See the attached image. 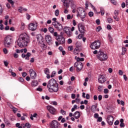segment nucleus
<instances>
[{
    "label": "nucleus",
    "instance_id": "nucleus-1",
    "mask_svg": "<svg viewBox=\"0 0 128 128\" xmlns=\"http://www.w3.org/2000/svg\"><path fill=\"white\" fill-rule=\"evenodd\" d=\"M30 42V36L26 33H23L20 35L18 40V44L20 48H26Z\"/></svg>",
    "mask_w": 128,
    "mask_h": 128
},
{
    "label": "nucleus",
    "instance_id": "nucleus-2",
    "mask_svg": "<svg viewBox=\"0 0 128 128\" xmlns=\"http://www.w3.org/2000/svg\"><path fill=\"white\" fill-rule=\"evenodd\" d=\"M47 88L50 92H58V84L54 78H52L48 82Z\"/></svg>",
    "mask_w": 128,
    "mask_h": 128
},
{
    "label": "nucleus",
    "instance_id": "nucleus-3",
    "mask_svg": "<svg viewBox=\"0 0 128 128\" xmlns=\"http://www.w3.org/2000/svg\"><path fill=\"white\" fill-rule=\"evenodd\" d=\"M76 12H78L77 16H80V18H82V21L84 22V18H86V11L82 8L79 7L77 8Z\"/></svg>",
    "mask_w": 128,
    "mask_h": 128
},
{
    "label": "nucleus",
    "instance_id": "nucleus-4",
    "mask_svg": "<svg viewBox=\"0 0 128 128\" xmlns=\"http://www.w3.org/2000/svg\"><path fill=\"white\" fill-rule=\"evenodd\" d=\"M98 60H100L101 62H104V60H108V54L104 51L100 50L98 52V54L97 56Z\"/></svg>",
    "mask_w": 128,
    "mask_h": 128
},
{
    "label": "nucleus",
    "instance_id": "nucleus-5",
    "mask_svg": "<svg viewBox=\"0 0 128 128\" xmlns=\"http://www.w3.org/2000/svg\"><path fill=\"white\" fill-rule=\"evenodd\" d=\"M12 44V38L10 36H6L4 39V44L5 48H10Z\"/></svg>",
    "mask_w": 128,
    "mask_h": 128
},
{
    "label": "nucleus",
    "instance_id": "nucleus-6",
    "mask_svg": "<svg viewBox=\"0 0 128 128\" xmlns=\"http://www.w3.org/2000/svg\"><path fill=\"white\" fill-rule=\"evenodd\" d=\"M90 48L92 50H98L100 47V40L95 41L91 44Z\"/></svg>",
    "mask_w": 128,
    "mask_h": 128
},
{
    "label": "nucleus",
    "instance_id": "nucleus-7",
    "mask_svg": "<svg viewBox=\"0 0 128 128\" xmlns=\"http://www.w3.org/2000/svg\"><path fill=\"white\" fill-rule=\"evenodd\" d=\"M37 38V40L38 42V44L40 45L41 46H46V43L44 42V38H42V36L40 34H38L36 36Z\"/></svg>",
    "mask_w": 128,
    "mask_h": 128
},
{
    "label": "nucleus",
    "instance_id": "nucleus-8",
    "mask_svg": "<svg viewBox=\"0 0 128 128\" xmlns=\"http://www.w3.org/2000/svg\"><path fill=\"white\" fill-rule=\"evenodd\" d=\"M52 24L54 26L55 28H56L58 32H62L64 28L62 25L58 22H53Z\"/></svg>",
    "mask_w": 128,
    "mask_h": 128
},
{
    "label": "nucleus",
    "instance_id": "nucleus-9",
    "mask_svg": "<svg viewBox=\"0 0 128 128\" xmlns=\"http://www.w3.org/2000/svg\"><path fill=\"white\" fill-rule=\"evenodd\" d=\"M50 126L51 128H62V126H60V124L56 120H53Z\"/></svg>",
    "mask_w": 128,
    "mask_h": 128
},
{
    "label": "nucleus",
    "instance_id": "nucleus-10",
    "mask_svg": "<svg viewBox=\"0 0 128 128\" xmlns=\"http://www.w3.org/2000/svg\"><path fill=\"white\" fill-rule=\"evenodd\" d=\"M62 30L64 32L65 34H67L68 36H72V32L70 31V28L65 26Z\"/></svg>",
    "mask_w": 128,
    "mask_h": 128
},
{
    "label": "nucleus",
    "instance_id": "nucleus-11",
    "mask_svg": "<svg viewBox=\"0 0 128 128\" xmlns=\"http://www.w3.org/2000/svg\"><path fill=\"white\" fill-rule=\"evenodd\" d=\"M74 68H76L77 72H80L82 70V62H76L74 64Z\"/></svg>",
    "mask_w": 128,
    "mask_h": 128
},
{
    "label": "nucleus",
    "instance_id": "nucleus-12",
    "mask_svg": "<svg viewBox=\"0 0 128 128\" xmlns=\"http://www.w3.org/2000/svg\"><path fill=\"white\" fill-rule=\"evenodd\" d=\"M56 40L58 42L59 44H64L66 42V39L64 36H58Z\"/></svg>",
    "mask_w": 128,
    "mask_h": 128
},
{
    "label": "nucleus",
    "instance_id": "nucleus-13",
    "mask_svg": "<svg viewBox=\"0 0 128 128\" xmlns=\"http://www.w3.org/2000/svg\"><path fill=\"white\" fill-rule=\"evenodd\" d=\"M106 121L110 126H112L114 124V116H107Z\"/></svg>",
    "mask_w": 128,
    "mask_h": 128
},
{
    "label": "nucleus",
    "instance_id": "nucleus-14",
    "mask_svg": "<svg viewBox=\"0 0 128 128\" xmlns=\"http://www.w3.org/2000/svg\"><path fill=\"white\" fill-rule=\"evenodd\" d=\"M46 108L48 112L52 114H56V108L52 106H46Z\"/></svg>",
    "mask_w": 128,
    "mask_h": 128
},
{
    "label": "nucleus",
    "instance_id": "nucleus-15",
    "mask_svg": "<svg viewBox=\"0 0 128 128\" xmlns=\"http://www.w3.org/2000/svg\"><path fill=\"white\" fill-rule=\"evenodd\" d=\"M29 72H30V76L31 78H32V80H34L36 77V72H34V70L30 69L29 70Z\"/></svg>",
    "mask_w": 128,
    "mask_h": 128
},
{
    "label": "nucleus",
    "instance_id": "nucleus-16",
    "mask_svg": "<svg viewBox=\"0 0 128 128\" xmlns=\"http://www.w3.org/2000/svg\"><path fill=\"white\" fill-rule=\"evenodd\" d=\"M28 28L30 30L34 32V30H36V24L34 23H30Z\"/></svg>",
    "mask_w": 128,
    "mask_h": 128
},
{
    "label": "nucleus",
    "instance_id": "nucleus-17",
    "mask_svg": "<svg viewBox=\"0 0 128 128\" xmlns=\"http://www.w3.org/2000/svg\"><path fill=\"white\" fill-rule=\"evenodd\" d=\"M106 80V78H104V75H101L99 76L98 78V82L100 84H104V82Z\"/></svg>",
    "mask_w": 128,
    "mask_h": 128
},
{
    "label": "nucleus",
    "instance_id": "nucleus-18",
    "mask_svg": "<svg viewBox=\"0 0 128 128\" xmlns=\"http://www.w3.org/2000/svg\"><path fill=\"white\" fill-rule=\"evenodd\" d=\"M32 56V54L30 52H28L26 54H22V56L23 58H25V60H30V56Z\"/></svg>",
    "mask_w": 128,
    "mask_h": 128
},
{
    "label": "nucleus",
    "instance_id": "nucleus-19",
    "mask_svg": "<svg viewBox=\"0 0 128 128\" xmlns=\"http://www.w3.org/2000/svg\"><path fill=\"white\" fill-rule=\"evenodd\" d=\"M78 30L81 34H84V26L82 24L78 25Z\"/></svg>",
    "mask_w": 128,
    "mask_h": 128
},
{
    "label": "nucleus",
    "instance_id": "nucleus-20",
    "mask_svg": "<svg viewBox=\"0 0 128 128\" xmlns=\"http://www.w3.org/2000/svg\"><path fill=\"white\" fill-rule=\"evenodd\" d=\"M45 39L48 44H52V37L48 35H46L45 36Z\"/></svg>",
    "mask_w": 128,
    "mask_h": 128
},
{
    "label": "nucleus",
    "instance_id": "nucleus-21",
    "mask_svg": "<svg viewBox=\"0 0 128 128\" xmlns=\"http://www.w3.org/2000/svg\"><path fill=\"white\" fill-rule=\"evenodd\" d=\"M73 116H74L75 118L78 120V118H80V112L76 111L74 113Z\"/></svg>",
    "mask_w": 128,
    "mask_h": 128
},
{
    "label": "nucleus",
    "instance_id": "nucleus-22",
    "mask_svg": "<svg viewBox=\"0 0 128 128\" xmlns=\"http://www.w3.org/2000/svg\"><path fill=\"white\" fill-rule=\"evenodd\" d=\"M70 0H64L63 2L64 6L66 8H68V6H70Z\"/></svg>",
    "mask_w": 128,
    "mask_h": 128
},
{
    "label": "nucleus",
    "instance_id": "nucleus-23",
    "mask_svg": "<svg viewBox=\"0 0 128 128\" xmlns=\"http://www.w3.org/2000/svg\"><path fill=\"white\" fill-rule=\"evenodd\" d=\"M80 52V48H76L74 51V54H78V53Z\"/></svg>",
    "mask_w": 128,
    "mask_h": 128
},
{
    "label": "nucleus",
    "instance_id": "nucleus-24",
    "mask_svg": "<svg viewBox=\"0 0 128 128\" xmlns=\"http://www.w3.org/2000/svg\"><path fill=\"white\" fill-rule=\"evenodd\" d=\"M100 13L101 16H104V9L102 7L100 8V12H99V14Z\"/></svg>",
    "mask_w": 128,
    "mask_h": 128
},
{
    "label": "nucleus",
    "instance_id": "nucleus-25",
    "mask_svg": "<svg viewBox=\"0 0 128 128\" xmlns=\"http://www.w3.org/2000/svg\"><path fill=\"white\" fill-rule=\"evenodd\" d=\"M126 48L124 47H122V56H124L126 54Z\"/></svg>",
    "mask_w": 128,
    "mask_h": 128
},
{
    "label": "nucleus",
    "instance_id": "nucleus-26",
    "mask_svg": "<svg viewBox=\"0 0 128 128\" xmlns=\"http://www.w3.org/2000/svg\"><path fill=\"white\" fill-rule=\"evenodd\" d=\"M32 86H38V82L33 80L32 82Z\"/></svg>",
    "mask_w": 128,
    "mask_h": 128
},
{
    "label": "nucleus",
    "instance_id": "nucleus-27",
    "mask_svg": "<svg viewBox=\"0 0 128 128\" xmlns=\"http://www.w3.org/2000/svg\"><path fill=\"white\" fill-rule=\"evenodd\" d=\"M44 72L45 74H50V69H48V68H46L44 70Z\"/></svg>",
    "mask_w": 128,
    "mask_h": 128
},
{
    "label": "nucleus",
    "instance_id": "nucleus-28",
    "mask_svg": "<svg viewBox=\"0 0 128 128\" xmlns=\"http://www.w3.org/2000/svg\"><path fill=\"white\" fill-rule=\"evenodd\" d=\"M48 30L50 34H54V29L52 27L48 28Z\"/></svg>",
    "mask_w": 128,
    "mask_h": 128
},
{
    "label": "nucleus",
    "instance_id": "nucleus-29",
    "mask_svg": "<svg viewBox=\"0 0 128 128\" xmlns=\"http://www.w3.org/2000/svg\"><path fill=\"white\" fill-rule=\"evenodd\" d=\"M108 38L111 44L114 42V41L112 40V36H110V34L108 35Z\"/></svg>",
    "mask_w": 128,
    "mask_h": 128
},
{
    "label": "nucleus",
    "instance_id": "nucleus-30",
    "mask_svg": "<svg viewBox=\"0 0 128 128\" xmlns=\"http://www.w3.org/2000/svg\"><path fill=\"white\" fill-rule=\"evenodd\" d=\"M98 108V106L96 105H92V112H94V110H96V108Z\"/></svg>",
    "mask_w": 128,
    "mask_h": 128
},
{
    "label": "nucleus",
    "instance_id": "nucleus-31",
    "mask_svg": "<svg viewBox=\"0 0 128 128\" xmlns=\"http://www.w3.org/2000/svg\"><path fill=\"white\" fill-rule=\"evenodd\" d=\"M24 28H26V26H24V22L21 23L20 30H24Z\"/></svg>",
    "mask_w": 128,
    "mask_h": 128
},
{
    "label": "nucleus",
    "instance_id": "nucleus-32",
    "mask_svg": "<svg viewBox=\"0 0 128 128\" xmlns=\"http://www.w3.org/2000/svg\"><path fill=\"white\" fill-rule=\"evenodd\" d=\"M78 108V106H76V104L74 106V108H72V112H74V110H76Z\"/></svg>",
    "mask_w": 128,
    "mask_h": 128
},
{
    "label": "nucleus",
    "instance_id": "nucleus-33",
    "mask_svg": "<svg viewBox=\"0 0 128 128\" xmlns=\"http://www.w3.org/2000/svg\"><path fill=\"white\" fill-rule=\"evenodd\" d=\"M54 14L56 16H58V14H60V11L58 10H55Z\"/></svg>",
    "mask_w": 128,
    "mask_h": 128
},
{
    "label": "nucleus",
    "instance_id": "nucleus-34",
    "mask_svg": "<svg viewBox=\"0 0 128 128\" xmlns=\"http://www.w3.org/2000/svg\"><path fill=\"white\" fill-rule=\"evenodd\" d=\"M107 22H108V24H112V19L110 18H107Z\"/></svg>",
    "mask_w": 128,
    "mask_h": 128
},
{
    "label": "nucleus",
    "instance_id": "nucleus-35",
    "mask_svg": "<svg viewBox=\"0 0 128 128\" xmlns=\"http://www.w3.org/2000/svg\"><path fill=\"white\" fill-rule=\"evenodd\" d=\"M8 2L9 4H10L12 8L14 7V2L13 0H8Z\"/></svg>",
    "mask_w": 128,
    "mask_h": 128
},
{
    "label": "nucleus",
    "instance_id": "nucleus-36",
    "mask_svg": "<svg viewBox=\"0 0 128 128\" xmlns=\"http://www.w3.org/2000/svg\"><path fill=\"white\" fill-rule=\"evenodd\" d=\"M56 74V71H53L50 75V78H54V75Z\"/></svg>",
    "mask_w": 128,
    "mask_h": 128
},
{
    "label": "nucleus",
    "instance_id": "nucleus-37",
    "mask_svg": "<svg viewBox=\"0 0 128 128\" xmlns=\"http://www.w3.org/2000/svg\"><path fill=\"white\" fill-rule=\"evenodd\" d=\"M18 11H19V12L21 14H22V12H24V10H22V7L19 8L18 9Z\"/></svg>",
    "mask_w": 128,
    "mask_h": 128
},
{
    "label": "nucleus",
    "instance_id": "nucleus-38",
    "mask_svg": "<svg viewBox=\"0 0 128 128\" xmlns=\"http://www.w3.org/2000/svg\"><path fill=\"white\" fill-rule=\"evenodd\" d=\"M88 14L90 18H92V16H94V12H88Z\"/></svg>",
    "mask_w": 128,
    "mask_h": 128
},
{
    "label": "nucleus",
    "instance_id": "nucleus-39",
    "mask_svg": "<svg viewBox=\"0 0 128 128\" xmlns=\"http://www.w3.org/2000/svg\"><path fill=\"white\" fill-rule=\"evenodd\" d=\"M25 126H26L27 128H30V124L28 122H26L25 124Z\"/></svg>",
    "mask_w": 128,
    "mask_h": 128
},
{
    "label": "nucleus",
    "instance_id": "nucleus-40",
    "mask_svg": "<svg viewBox=\"0 0 128 128\" xmlns=\"http://www.w3.org/2000/svg\"><path fill=\"white\" fill-rule=\"evenodd\" d=\"M54 36H55L56 38L58 36V32H54L53 33Z\"/></svg>",
    "mask_w": 128,
    "mask_h": 128
},
{
    "label": "nucleus",
    "instance_id": "nucleus-41",
    "mask_svg": "<svg viewBox=\"0 0 128 128\" xmlns=\"http://www.w3.org/2000/svg\"><path fill=\"white\" fill-rule=\"evenodd\" d=\"M4 121L5 124H10V121L6 119H4Z\"/></svg>",
    "mask_w": 128,
    "mask_h": 128
},
{
    "label": "nucleus",
    "instance_id": "nucleus-42",
    "mask_svg": "<svg viewBox=\"0 0 128 128\" xmlns=\"http://www.w3.org/2000/svg\"><path fill=\"white\" fill-rule=\"evenodd\" d=\"M98 92H102V86H99L98 87Z\"/></svg>",
    "mask_w": 128,
    "mask_h": 128
},
{
    "label": "nucleus",
    "instance_id": "nucleus-43",
    "mask_svg": "<svg viewBox=\"0 0 128 128\" xmlns=\"http://www.w3.org/2000/svg\"><path fill=\"white\" fill-rule=\"evenodd\" d=\"M100 30H102V27L100 26H98L96 28V30L97 32H100Z\"/></svg>",
    "mask_w": 128,
    "mask_h": 128
},
{
    "label": "nucleus",
    "instance_id": "nucleus-44",
    "mask_svg": "<svg viewBox=\"0 0 128 128\" xmlns=\"http://www.w3.org/2000/svg\"><path fill=\"white\" fill-rule=\"evenodd\" d=\"M102 117L98 118L97 122H102Z\"/></svg>",
    "mask_w": 128,
    "mask_h": 128
},
{
    "label": "nucleus",
    "instance_id": "nucleus-45",
    "mask_svg": "<svg viewBox=\"0 0 128 128\" xmlns=\"http://www.w3.org/2000/svg\"><path fill=\"white\" fill-rule=\"evenodd\" d=\"M98 100L100 102V100H102V95H99L98 96Z\"/></svg>",
    "mask_w": 128,
    "mask_h": 128
},
{
    "label": "nucleus",
    "instance_id": "nucleus-46",
    "mask_svg": "<svg viewBox=\"0 0 128 128\" xmlns=\"http://www.w3.org/2000/svg\"><path fill=\"white\" fill-rule=\"evenodd\" d=\"M11 75L12 76H13V78H16V74L14 72H12L11 73Z\"/></svg>",
    "mask_w": 128,
    "mask_h": 128
},
{
    "label": "nucleus",
    "instance_id": "nucleus-47",
    "mask_svg": "<svg viewBox=\"0 0 128 128\" xmlns=\"http://www.w3.org/2000/svg\"><path fill=\"white\" fill-rule=\"evenodd\" d=\"M14 58H18V54L16 53H14Z\"/></svg>",
    "mask_w": 128,
    "mask_h": 128
},
{
    "label": "nucleus",
    "instance_id": "nucleus-48",
    "mask_svg": "<svg viewBox=\"0 0 128 128\" xmlns=\"http://www.w3.org/2000/svg\"><path fill=\"white\" fill-rule=\"evenodd\" d=\"M3 52H4V54H8V50H6V48H4L3 49Z\"/></svg>",
    "mask_w": 128,
    "mask_h": 128
},
{
    "label": "nucleus",
    "instance_id": "nucleus-49",
    "mask_svg": "<svg viewBox=\"0 0 128 128\" xmlns=\"http://www.w3.org/2000/svg\"><path fill=\"white\" fill-rule=\"evenodd\" d=\"M68 50H70V52H72V50H74V48H73L72 46H68Z\"/></svg>",
    "mask_w": 128,
    "mask_h": 128
},
{
    "label": "nucleus",
    "instance_id": "nucleus-50",
    "mask_svg": "<svg viewBox=\"0 0 128 128\" xmlns=\"http://www.w3.org/2000/svg\"><path fill=\"white\" fill-rule=\"evenodd\" d=\"M18 80L20 82H24V78L20 77L18 78Z\"/></svg>",
    "mask_w": 128,
    "mask_h": 128
},
{
    "label": "nucleus",
    "instance_id": "nucleus-51",
    "mask_svg": "<svg viewBox=\"0 0 128 128\" xmlns=\"http://www.w3.org/2000/svg\"><path fill=\"white\" fill-rule=\"evenodd\" d=\"M114 20H116V22H118L120 20V19L118 18V16H114Z\"/></svg>",
    "mask_w": 128,
    "mask_h": 128
},
{
    "label": "nucleus",
    "instance_id": "nucleus-52",
    "mask_svg": "<svg viewBox=\"0 0 128 128\" xmlns=\"http://www.w3.org/2000/svg\"><path fill=\"white\" fill-rule=\"evenodd\" d=\"M96 24H98V26L100 24V20L99 19H98L97 20H96Z\"/></svg>",
    "mask_w": 128,
    "mask_h": 128
},
{
    "label": "nucleus",
    "instance_id": "nucleus-53",
    "mask_svg": "<svg viewBox=\"0 0 128 128\" xmlns=\"http://www.w3.org/2000/svg\"><path fill=\"white\" fill-rule=\"evenodd\" d=\"M4 62L5 66H8V61H4Z\"/></svg>",
    "mask_w": 128,
    "mask_h": 128
},
{
    "label": "nucleus",
    "instance_id": "nucleus-54",
    "mask_svg": "<svg viewBox=\"0 0 128 128\" xmlns=\"http://www.w3.org/2000/svg\"><path fill=\"white\" fill-rule=\"evenodd\" d=\"M36 90L38 92H42V88H40V87H38Z\"/></svg>",
    "mask_w": 128,
    "mask_h": 128
},
{
    "label": "nucleus",
    "instance_id": "nucleus-55",
    "mask_svg": "<svg viewBox=\"0 0 128 128\" xmlns=\"http://www.w3.org/2000/svg\"><path fill=\"white\" fill-rule=\"evenodd\" d=\"M120 124V121H118V120H116L115 122H114V124L115 125V126H118V124Z\"/></svg>",
    "mask_w": 128,
    "mask_h": 128
},
{
    "label": "nucleus",
    "instance_id": "nucleus-56",
    "mask_svg": "<svg viewBox=\"0 0 128 128\" xmlns=\"http://www.w3.org/2000/svg\"><path fill=\"white\" fill-rule=\"evenodd\" d=\"M104 94H108V88L104 89Z\"/></svg>",
    "mask_w": 128,
    "mask_h": 128
},
{
    "label": "nucleus",
    "instance_id": "nucleus-57",
    "mask_svg": "<svg viewBox=\"0 0 128 128\" xmlns=\"http://www.w3.org/2000/svg\"><path fill=\"white\" fill-rule=\"evenodd\" d=\"M85 98H86V100H90V96L88 94H86Z\"/></svg>",
    "mask_w": 128,
    "mask_h": 128
},
{
    "label": "nucleus",
    "instance_id": "nucleus-58",
    "mask_svg": "<svg viewBox=\"0 0 128 128\" xmlns=\"http://www.w3.org/2000/svg\"><path fill=\"white\" fill-rule=\"evenodd\" d=\"M80 101V98H76V104H78Z\"/></svg>",
    "mask_w": 128,
    "mask_h": 128
},
{
    "label": "nucleus",
    "instance_id": "nucleus-59",
    "mask_svg": "<svg viewBox=\"0 0 128 128\" xmlns=\"http://www.w3.org/2000/svg\"><path fill=\"white\" fill-rule=\"evenodd\" d=\"M94 118H98V114L96 113L94 114Z\"/></svg>",
    "mask_w": 128,
    "mask_h": 128
},
{
    "label": "nucleus",
    "instance_id": "nucleus-60",
    "mask_svg": "<svg viewBox=\"0 0 128 128\" xmlns=\"http://www.w3.org/2000/svg\"><path fill=\"white\" fill-rule=\"evenodd\" d=\"M107 30H112V26L110 24H108L106 26Z\"/></svg>",
    "mask_w": 128,
    "mask_h": 128
},
{
    "label": "nucleus",
    "instance_id": "nucleus-61",
    "mask_svg": "<svg viewBox=\"0 0 128 128\" xmlns=\"http://www.w3.org/2000/svg\"><path fill=\"white\" fill-rule=\"evenodd\" d=\"M26 72H24L22 73V76H23V78H26Z\"/></svg>",
    "mask_w": 128,
    "mask_h": 128
},
{
    "label": "nucleus",
    "instance_id": "nucleus-62",
    "mask_svg": "<svg viewBox=\"0 0 128 128\" xmlns=\"http://www.w3.org/2000/svg\"><path fill=\"white\" fill-rule=\"evenodd\" d=\"M71 98H72V99L76 98V94H72V95H71Z\"/></svg>",
    "mask_w": 128,
    "mask_h": 128
},
{
    "label": "nucleus",
    "instance_id": "nucleus-63",
    "mask_svg": "<svg viewBox=\"0 0 128 128\" xmlns=\"http://www.w3.org/2000/svg\"><path fill=\"white\" fill-rule=\"evenodd\" d=\"M72 40L71 38H69L68 40V44H72Z\"/></svg>",
    "mask_w": 128,
    "mask_h": 128
},
{
    "label": "nucleus",
    "instance_id": "nucleus-64",
    "mask_svg": "<svg viewBox=\"0 0 128 128\" xmlns=\"http://www.w3.org/2000/svg\"><path fill=\"white\" fill-rule=\"evenodd\" d=\"M120 128H124V123H120Z\"/></svg>",
    "mask_w": 128,
    "mask_h": 128
}]
</instances>
